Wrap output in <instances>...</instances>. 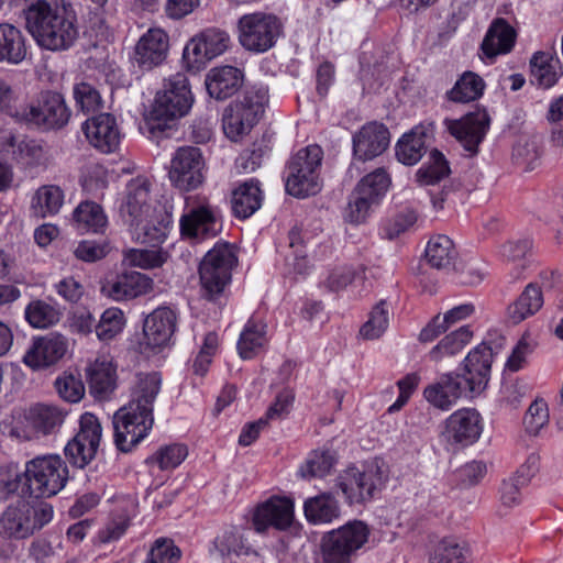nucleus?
Listing matches in <instances>:
<instances>
[{"instance_id": "f257e3e1", "label": "nucleus", "mask_w": 563, "mask_h": 563, "mask_svg": "<svg viewBox=\"0 0 563 563\" xmlns=\"http://www.w3.org/2000/svg\"><path fill=\"white\" fill-rule=\"evenodd\" d=\"M120 216L137 241L153 246L165 241L170 216L162 208L157 209L147 178L136 177L128 183Z\"/></svg>"}, {"instance_id": "f03ea898", "label": "nucleus", "mask_w": 563, "mask_h": 563, "mask_svg": "<svg viewBox=\"0 0 563 563\" xmlns=\"http://www.w3.org/2000/svg\"><path fill=\"white\" fill-rule=\"evenodd\" d=\"M24 15L27 31L45 49H67L78 36L75 12L65 0H29Z\"/></svg>"}, {"instance_id": "7ed1b4c3", "label": "nucleus", "mask_w": 563, "mask_h": 563, "mask_svg": "<svg viewBox=\"0 0 563 563\" xmlns=\"http://www.w3.org/2000/svg\"><path fill=\"white\" fill-rule=\"evenodd\" d=\"M192 95L188 78L183 73L170 76L156 93L144 128L152 137H159L172 130L176 120L186 115L192 106Z\"/></svg>"}, {"instance_id": "20e7f679", "label": "nucleus", "mask_w": 563, "mask_h": 563, "mask_svg": "<svg viewBox=\"0 0 563 563\" xmlns=\"http://www.w3.org/2000/svg\"><path fill=\"white\" fill-rule=\"evenodd\" d=\"M53 507L48 504L33 506L24 499H18L0 514V538L5 540H25L40 531L53 519Z\"/></svg>"}, {"instance_id": "39448f33", "label": "nucleus", "mask_w": 563, "mask_h": 563, "mask_svg": "<svg viewBox=\"0 0 563 563\" xmlns=\"http://www.w3.org/2000/svg\"><path fill=\"white\" fill-rule=\"evenodd\" d=\"M267 102V89L246 90L241 99L224 109L222 114L224 134L234 142L249 134L262 118Z\"/></svg>"}, {"instance_id": "423d86ee", "label": "nucleus", "mask_w": 563, "mask_h": 563, "mask_svg": "<svg viewBox=\"0 0 563 563\" xmlns=\"http://www.w3.org/2000/svg\"><path fill=\"white\" fill-rule=\"evenodd\" d=\"M322 158L323 151L316 144L299 150L290 158L286 176V190L289 195L305 198L319 192Z\"/></svg>"}, {"instance_id": "0eeeda50", "label": "nucleus", "mask_w": 563, "mask_h": 563, "mask_svg": "<svg viewBox=\"0 0 563 563\" xmlns=\"http://www.w3.org/2000/svg\"><path fill=\"white\" fill-rule=\"evenodd\" d=\"M238 258L229 244H216L199 265L200 291L208 300H217L231 282Z\"/></svg>"}, {"instance_id": "6e6552de", "label": "nucleus", "mask_w": 563, "mask_h": 563, "mask_svg": "<svg viewBox=\"0 0 563 563\" xmlns=\"http://www.w3.org/2000/svg\"><path fill=\"white\" fill-rule=\"evenodd\" d=\"M24 475L32 496L48 498L65 487L68 468L59 455L47 454L26 462Z\"/></svg>"}, {"instance_id": "1a4fd4ad", "label": "nucleus", "mask_w": 563, "mask_h": 563, "mask_svg": "<svg viewBox=\"0 0 563 563\" xmlns=\"http://www.w3.org/2000/svg\"><path fill=\"white\" fill-rule=\"evenodd\" d=\"M368 536V527L362 521H352L325 533L320 544L321 563H352Z\"/></svg>"}, {"instance_id": "9d476101", "label": "nucleus", "mask_w": 563, "mask_h": 563, "mask_svg": "<svg viewBox=\"0 0 563 563\" xmlns=\"http://www.w3.org/2000/svg\"><path fill=\"white\" fill-rule=\"evenodd\" d=\"M114 443L121 452L132 451L147 437L154 424V416L148 409L128 404L113 416Z\"/></svg>"}, {"instance_id": "9b49d317", "label": "nucleus", "mask_w": 563, "mask_h": 563, "mask_svg": "<svg viewBox=\"0 0 563 563\" xmlns=\"http://www.w3.org/2000/svg\"><path fill=\"white\" fill-rule=\"evenodd\" d=\"M282 29L279 19L273 14H244L239 20V41L250 52L264 53L276 44Z\"/></svg>"}, {"instance_id": "f8f14e48", "label": "nucleus", "mask_w": 563, "mask_h": 563, "mask_svg": "<svg viewBox=\"0 0 563 563\" xmlns=\"http://www.w3.org/2000/svg\"><path fill=\"white\" fill-rule=\"evenodd\" d=\"M389 184V176L383 168L363 177L350 196L346 220L355 224L364 222L373 208L378 206Z\"/></svg>"}, {"instance_id": "ddd939ff", "label": "nucleus", "mask_w": 563, "mask_h": 563, "mask_svg": "<svg viewBox=\"0 0 563 563\" xmlns=\"http://www.w3.org/2000/svg\"><path fill=\"white\" fill-rule=\"evenodd\" d=\"M71 111L64 97L54 91L41 93L35 104H30L21 112V118L43 130L63 129L70 119Z\"/></svg>"}, {"instance_id": "4468645a", "label": "nucleus", "mask_w": 563, "mask_h": 563, "mask_svg": "<svg viewBox=\"0 0 563 563\" xmlns=\"http://www.w3.org/2000/svg\"><path fill=\"white\" fill-rule=\"evenodd\" d=\"M382 484V471L377 464L367 465L364 470L350 466L341 472L336 479V486L349 504H362L371 500Z\"/></svg>"}, {"instance_id": "2eb2a0df", "label": "nucleus", "mask_w": 563, "mask_h": 563, "mask_svg": "<svg viewBox=\"0 0 563 563\" xmlns=\"http://www.w3.org/2000/svg\"><path fill=\"white\" fill-rule=\"evenodd\" d=\"M102 437V428L98 418L85 412L79 420V430L65 446V455L77 467H85L98 452Z\"/></svg>"}, {"instance_id": "dca6fc26", "label": "nucleus", "mask_w": 563, "mask_h": 563, "mask_svg": "<svg viewBox=\"0 0 563 563\" xmlns=\"http://www.w3.org/2000/svg\"><path fill=\"white\" fill-rule=\"evenodd\" d=\"M203 167L201 150L196 146H183L170 159L168 178L172 185L181 191L195 190L203 183Z\"/></svg>"}, {"instance_id": "f3484780", "label": "nucleus", "mask_w": 563, "mask_h": 563, "mask_svg": "<svg viewBox=\"0 0 563 563\" xmlns=\"http://www.w3.org/2000/svg\"><path fill=\"white\" fill-rule=\"evenodd\" d=\"M444 124L468 155L474 156L489 130L490 117L485 108H476L461 119H445Z\"/></svg>"}, {"instance_id": "a211bd4d", "label": "nucleus", "mask_w": 563, "mask_h": 563, "mask_svg": "<svg viewBox=\"0 0 563 563\" xmlns=\"http://www.w3.org/2000/svg\"><path fill=\"white\" fill-rule=\"evenodd\" d=\"M168 49L167 33L159 27H152L136 42L132 60L141 70H152L164 63Z\"/></svg>"}, {"instance_id": "6ab92c4d", "label": "nucleus", "mask_w": 563, "mask_h": 563, "mask_svg": "<svg viewBox=\"0 0 563 563\" xmlns=\"http://www.w3.org/2000/svg\"><path fill=\"white\" fill-rule=\"evenodd\" d=\"M67 339L59 333H48L34 338L23 356V363L32 369H40L56 364L66 354Z\"/></svg>"}, {"instance_id": "aec40b11", "label": "nucleus", "mask_w": 563, "mask_h": 563, "mask_svg": "<svg viewBox=\"0 0 563 563\" xmlns=\"http://www.w3.org/2000/svg\"><path fill=\"white\" fill-rule=\"evenodd\" d=\"M482 431L483 422L479 412L473 408H463L446 418L443 434L451 443L470 445L478 440Z\"/></svg>"}, {"instance_id": "412c9836", "label": "nucleus", "mask_w": 563, "mask_h": 563, "mask_svg": "<svg viewBox=\"0 0 563 563\" xmlns=\"http://www.w3.org/2000/svg\"><path fill=\"white\" fill-rule=\"evenodd\" d=\"M294 504L286 497H271L257 506L253 515V525L257 532L263 533L269 527L285 530L292 523Z\"/></svg>"}, {"instance_id": "4be33fe9", "label": "nucleus", "mask_w": 563, "mask_h": 563, "mask_svg": "<svg viewBox=\"0 0 563 563\" xmlns=\"http://www.w3.org/2000/svg\"><path fill=\"white\" fill-rule=\"evenodd\" d=\"M470 393L468 384L460 374H442L433 384L424 388L423 395L429 404L441 410L451 409L456 401Z\"/></svg>"}, {"instance_id": "5701e85b", "label": "nucleus", "mask_w": 563, "mask_h": 563, "mask_svg": "<svg viewBox=\"0 0 563 563\" xmlns=\"http://www.w3.org/2000/svg\"><path fill=\"white\" fill-rule=\"evenodd\" d=\"M82 130L89 143L102 153H112L119 147L121 132L115 118L110 113L88 119Z\"/></svg>"}, {"instance_id": "b1692460", "label": "nucleus", "mask_w": 563, "mask_h": 563, "mask_svg": "<svg viewBox=\"0 0 563 563\" xmlns=\"http://www.w3.org/2000/svg\"><path fill=\"white\" fill-rule=\"evenodd\" d=\"M390 141L388 129L377 122H369L353 135V154L358 161H371L383 154Z\"/></svg>"}, {"instance_id": "393cba45", "label": "nucleus", "mask_w": 563, "mask_h": 563, "mask_svg": "<svg viewBox=\"0 0 563 563\" xmlns=\"http://www.w3.org/2000/svg\"><path fill=\"white\" fill-rule=\"evenodd\" d=\"M493 355L492 346L483 342L465 357L463 374L460 375L468 384L470 393H479L486 387L489 380Z\"/></svg>"}, {"instance_id": "a878e982", "label": "nucleus", "mask_w": 563, "mask_h": 563, "mask_svg": "<svg viewBox=\"0 0 563 563\" xmlns=\"http://www.w3.org/2000/svg\"><path fill=\"white\" fill-rule=\"evenodd\" d=\"M220 223L210 206L190 208L180 218V232L188 238L205 240L213 238L220 231Z\"/></svg>"}, {"instance_id": "bb28decb", "label": "nucleus", "mask_w": 563, "mask_h": 563, "mask_svg": "<svg viewBox=\"0 0 563 563\" xmlns=\"http://www.w3.org/2000/svg\"><path fill=\"white\" fill-rule=\"evenodd\" d=\"M176 327V316L167 307L155 309L144 321L145 342L151 347H161L166 345Z\"/></svg>"}, {"instance_id": "cd10ccee", "label": "nucleus", "mask_w": 563, "mask_h": 563, "mask_svg": "<svg viewBox=\"0 0 563 563\" xmlns=\"http://www.w3.org/2000/svg\"><path fill=\"white\" fill-rule=\"evenodd\" d=\"M153 289V279L139 272L125 273L102 287V291L113 300H129L145 295Z\"/></svg>"}, {"instance_id": "c85d7f7f", "label": "nucleus", "mask_w": 563, "mask_h": 563, "mask_svg": "<svg viewBox=\"0 0 563 563\" xmlns=\"http://www.w3.org/2000/svg\"><path fill=\"white\" fill-rule=\"evenodd\" d=\"M242 71L233 66L216 67L206 78V87L210 97L223 100L234 95L242 85Z\"/></svg>"}, {"instance_id": "c756f323", "label": "nucleus", "mask_w": 563, "mask_h": 563, "mask_svg": "<svg viewBox=\"0 0 563 563\" xmlns=\"http://www.w3.org/2000/svg\"><path fill=\"white\" fill-rule=\"evenodd\" d=\"M516 41L514 27L504 19H496L489 26L483 43L482 51L488 58L511 51Z\"/></svg>"}, {"instance_id": "7c9ffc66", "label": "nucleus", "mask_w": 563, "mask_h": 563, "mask_svg": "<svg viewBox=\"0 0 563 563\" xmlns=\"http://www.w3.org/2000/svg\"><path fill=\"white\" fill-rule=\"evenodd\" d=\"M27 54L23 32L11 23H0V63L18 65Z\"/></svg>"}, {"instance_id": "2f4dec72", "label": "nucleus", "mask_w": 563, "mask_h": 563, "mask_svg": "<svg viewBox=\"0 0 563 563\" xmlns=\"http://www.w3.org/2000/svg\"><path fill=\"white\" fill-rule=\"evenodd\" d=\"M266 329V323L254 318L245 323L236 343L241 358L252 360L265 350L268 343Z\"/></svg>"}, {"instance_id": "473e14b6", "label": "nucleus", "mask_w": 563, "mask_h": 563, "mask_svg": "<svg viewBox=\"0 0 563 563\" xmlns=\"http://www.w3.org/2000/svg\"><path fill=\"white\" fill-rule=\"evenodd\" d=\"M474 311L475 307L472 303H463L450 309L443 316L440 313L434 316L421 330L419 341L423 343L433 341L457 322L471 317Z\"/></svg>"}, {"instance_id": "72a5a7b5", "label": "nucleus", "mask_w": 563, "mask_h": 563, "mask_svg": "<svg viewBox=\"0 0 563 563\" xmlns=\"http://www.w3.org/2000/svg\"><path fill=\"white\" fill-rule=\"evenodd\" d=\"M262 201L263 192L258 181L253 179L245 181L232 192L233 214L240 219H247L261 208Z\"/></svg>"}, {"instance_id": "f704fd0d", "label": "nucleus", "mask_w": 563, "mask_h": 563, "mask_svg": "<svg viewBox=\"0 0 563 563\" xmlns=\"http://www.w3.org/2000/svg\"><path fill=\"white\" fill-rule=\"evenodd\" d=\"M90 393L98 399L107 398L115 388V371L111 362L97 358L87 369Z\"/></svg>"}, {"instance_id": "c9c22d12", "label": "nucleus", "mask_w": 563, "mask_h": 563, "mask_svg": "<svg viewBox=\"0 0 563 563\" xmlns=\"http://www.w3.org/2000/svg\"><path fill=\"white\" fill-rule=\"evenodd\" d=\"M65 194L59 186L43 185L32 196L30 210L38 219L57 214L64 205Z\"/></svg>"}, {"instance_id": "e433bc0d", "label": "nucleus", "mask_w": 563, "mask_h": 563, "mask_svg": "<svg viewBox=\"0 0 563 563\" xmlns=\"http://www.w3.org/2000/svg\"><path fill=\"white\" fill-rule=\"evenodd\" d=\"M428 128L423 124L415 126L402 135L396 146V156L405 165L417 164L426 152Z\"/></svg>"}, {"instance_id": "4c0bfd02", "label": "nucleus", "mask_w": 563, "mask_h": 563, "mask_svg": "<svg viewBox=\"0 0 563 563\" xmlns=\"http://www.w3.org/2000/svg\"><path fill=\"white\" fill-rule=\"evenodd\" d=\"M531 82L542 87L551 88L561 75L559 59L550 53L537 52L530 59Z\"/></svg>"}, {"instance_id": "58836bf2", "label": "nucleus", "mask_w": 563, "mask_h": 563, "mask_svg": "<svg viewBox=\"0 0 563 563\" xmlns=\"http://www.w3.org/2000/svg\"><path fill=\"white\" fill-rule=\"evenodd\" d=\"M456 256L453 241L442 234L431 238L424 252L427 263L440 271H449L453 267Z\"/></svg>"}, {"instance_id": "ea45409f", "label": "nucleus", "mask_w": 563, "mask_h": 563, "mask_svg": "<svg viewBox=\"0 0 563 563\" xmlns=\"http://www.w3.org/2000/svg\"><path fill=\"white\" fill-rule=\"evenodd\" d=\"M78 230L91 233H103L108 227V217L103 208L93 201L80 202L73 212Z\"/></svg>"}, {"instance_id": "a19ab883", "label": "nucleus", "mask_w": 563, "mask_h": 563, "mask_svg": "<svg viewBox=\"0 0 563 563\" xmlns=\"http://www.w3.org/2000/svg\"><path fill=\"white\" fill-rule=\"evenodd\" d=\"M542 305L541 289L534 284H529L517 300L508 307V316L514 323H520L539 311Z\"/></svg>"}, {"instance_id": "79ce46f5", "label": "nucleus", "mask_w": 563, "mask_h": 563, "mask_svg": "<svg viewBox=\"0 0 563 563\" xmlns=\"http://www.w3.org/2000/svg\"><path fill=\"white\" fill-rule=\"evenodd\" d=\"M25 419L35 431L48 434L62 427L65 412L55 406L36 405L30 409Z\"/></svg>"}, {"instance_id": "37998d69", "label": "nucleus", "mask_w": 563, "mask_h": 563, "mask_svg": "<svg viewBox=\"0 0 563 563\" xmlns=\"http://www.w3.org/2000/svg\"><path fill=\"white\" fill-rule=\"evenodd\" d=\"M305 515L312 523L331 522L340 516L338 500L331 494H321L306 500Z\"/></svg>"}, {"instance_id": "c03bdc74", "label": "nucleus", "mask_w": 563, "mask_h": 563, "mask_svg": "<svg viewBox=\"0 0 563 563\" xmlns=\"http://www.w3.org/2000/svg\"><path fill=\"white\" fill-rule=\"evenodd\" d=\"M162 377L158 373L139 374L132 399L129 404L153 412V404L161 391Z\"/></svg>"}, {"instance_id": "a18cd8bd", "label": "nucleus", "mask_w": 563, "mask_h": 563, "mask_svg": "<svg viewBox=\"0 0 563 563\" xmlns=\"http://www.w3.org/2000/svg\"><path fill=\"white\" fill-rule=\"evenodd\" d=\"M484 80L473 71H465L446 92L448 99L453 102H471L483 95Z\"/></svg>"}, {"instance_id": "49530a36", "label": "nucleus", "mask_w": 563, "mask_h": 563, "mask_svg": "<svg viewBox=\"0 0 563 563\" xmlns=\"http://www.w3.org/2000/svg\"><path fill=\"white\" fill-rule=\"evenodd\" d=\"M473 332L470 327L463 325L455 331L446 334L432 350L429 352L431 361L439 362L445 356H452L471 341Z\"/></svg>"}, {"instance_id": "de8ad7c7", "label": "nucleus", "mask_w": 563, "mask_h": 563, "mask_svg": "<svg viewBox=\"0 0 563 563\" xmlns=\"http://www.w3.org/2000/svg\"><path fill=\"white\" fill-rule=\"evenodd\" d=\"M470 556V548L463 541L443 539L430 553V563H465Z\"/></svg>"}, {"instance_id": "09e8293b", "label": "nucleus", "mask_w": 563, "mask_h": 563, "mask_svg": "<svg viewBox=\"0 0 563 563\" xmlns=\"http://www.w3.org/2000/svg\"><path fill=\"white\" fill-rule=\"evenodd\" d=\"M449 174L450 167L444 155L438 150H432L428 162L417 170L416 178L421 186H429L439 183Z\"/></svg>"}, {"instance_id": "8fccbe9b", "label": "nucleus", "mask_w": 563, "mask_h": 563, "mask_svg": "<svg viewBox=\"0 0 563 563\" xmlns=\"http://www.w3.org/2000/svg\"><path fill=\"white\" fill-rule=\"evenodd\" d=\"M214 547L222 556L249 554L250 547L238 527L225 528L216 539Z\"/></svg>"}, {"instance_id": "3c124183", "label": "nucleus", "mask_w": 563, "mask_h": 563, "mask_svg": "<svg viewBox=\"0 0 563 563\" xmlns=\"http://www.w3.org/2000/svg\"><path fill=\"white\" fill-rule=\"evenodd\" d=\"M545 121L549 131V145L554 150L563 148V95L552 99L548 106Z\"/></svg>"}, {"instance_id": "603ef678", "label": "nucleus", "mask_w": 563, "mask_h": 563, "mask_svg": "<svg viewBox=\"0 0 563 563\" xmlns=\"http://www.w3.org/2000/svg\"><path fill=\"white\" fill-rule=\"evenodd\" d=\"M289 247L291 253L286 257V266L288 273L297 275H303L309 268V263L305 252V240L302 236L301 229L294 227L288 233Z\"/></svg>"}, {"instance_id": "864d4df0", "label": "nucleus", "mask_w": 563, "mask_h": 563, "mask_svg": "<svg viewBox=\"0 0 563 563\" xmlns=\"http://www.w3.org/2000/svg\"><path fill=\"white\" fill-rule=\"evenodd\" d=\"M60 312L43 300H34L25 308V319L33 328L46 329L59 321Z\"/></svg>"}, {"instance_id": "5fc2aeb1", "label": "nucleus", "mask_w": 563, "mask_h": 563, "mask_svg": "<svg viewBox=\"0 0 563 563\" xmlns=\"http://www.w3.org/2000/svg\"><path fill=\"white\" fill-rule=\"evenodd\" d=\"M389 325V308L385 300H380L369 312L368 320L361 327L360 334L366 340L380 338Z\"/></svg>"}, {"instance_id": "6e6d98bb", "label": "nucleus", "mask_w": 563, "mask_h": 563, "mask_svg": "<svg viewBox=\"0 0 563 563\" xmlns=\"http://www.w3.org/2000/svg\"><path fill=\"white\" fill-rule=\"evenodd\" d=\"M542 155L541 141L537 136H521L514 146L512 156L517 164L533 169Z\"/></svg>"}, {"instance_id": "4d7b16f0", "label": "nucleus", "mask_w": 563, "mask_h": 563, "mask_svg": "<svg viewBox=\"0 0 563 563\" xmlns=\"http://www.w3.org/2000/svg\"><path fill=\"white\" fill-rule=\"evenodd\" d=\"M335 464V456L331 451H313L299 468L302 478L323 477L330 473Z\"/></svg>"}, {"instance_id": "13d9d810", "label": "nucleus", "mask_w": 563, "mask_h": 563, "mask_svg": "<svg viewBox=\"0 0 563 563\" xmlns=\"http://www.w3.org/2000/svg\"><path fill=\"white\" fill-rule=\"evenodd\" d=\"M166 260L167 254L158 250L130 249L123 253L124 263L143 269L159 267Z\"/></svg>"}, {"instance_id": "bf43d9fd", "label": "nucleus", "mask_w": 563, "mask_h": 563, "mask_svg": "<svg viewBox=\"0 0 563 563\" xmlns=\"http://www.w3.org/2000/svg\"><path fill=\"white\" fill-rule=\"evenodd\" d=\"M124 325V314L118 308L103 311L96 325V334L102 341H110L118 335Z\"/></svg>"}, {"instance_id": "052dcab7", "label": "nucleus", "mask_w": 563, "mask_h": 563, "mask_svg": "<svg viewBox=\"0 0 563 563\" xmlns=\"http://www.w3.org/2000/svg\"><path fill=\"white\" fill-rule=\"evenodd\" d=\"M528 476L519 470L515 476L505 479L500 486V503L506 508H512L521 503V488L527 486Z\"/></svg>"}, {"instance_id": "680f3d73", "label": "nucleus", "mask_w": 563, "mask_h": 563, "mask_svg": "<svg viewBox=\"0 0 563 563\" xmlns=\"http://www.w3.org/2000/svg\"><path fill=\"white\" fill-rule=\"evenodd\" d=\"M73 95L77 108L85 113L95 112L102 108L100 92L91 84L85 81L76 84Z\"/></svg>"}, {"instance_id": "e2e57ef3", "label": "nucleus", "mask_w": 563, "mask_h": 563, "mask_svg": "<svg viewBox=\"0 0 563 563\" xmlns=\"http://www.w3.org/2000/svg\"><path fill=\"white\" fill-rule=\"evenodd\" d=\"M188 451L185 445L170 444L159 449L155 455L147 459V463H156L161 470L177 467L187 456Z\"/></svg>"}, {"instance_id": "0e129e2a", "label": "nucleus", "mask_w": 563, "mask_h": 563, "mask_svg": "<svg viewBox=\"0 0 563 563\" xmlns=\"http://www.w3.org/2000/svg\"><path fill=\"white\" fill-rule=\"evenodd\" d=\"M205 51L206 48L199 34L188 42L183 53V59L188 70L197 73L206 67L211 57Z\"/></svg>"}, {"instance_id": "69168bd1", "label": "nucleus", "mask_w": 563, "mask_h": 563, "mask_svg": "<svg viewBox=\"0 0 563 563\" xmlns=\"http://www.w3.org/2000/svg\"><path fill=\"white\" fill-rule=\"evenodd\" d=\"M58 395L68 402H78L85 395L81 379L70 373H64L55 380Z\"/></svg>"}, {"instance_id": "338daca9", "label": "nucleus", "mask_w": 563, "mask_h": 563, "mask_svg": "<svg viewBox=\"0 0 563 563\" xmlns=\"http://www.w3.org/2000/svg\"><path fill=\"white\" fill-rule=\"evenodd\" d=\"M181 558L180 549L170 539H158L152 547L144 563H177Z\"/></svg>"}, {"instance_id": "774afa93", "label": "nucleus", "mask_w": 563, "mask_h": 563, "mask_svg": "<svg viewBox=\"0 0 563 563\" xmlns=\"http://www.w3.org/2000/svg\"><path fill=\"white\" fill-rule=\"evenodd\" d=\"M549 422L548 405L543 399H536L528 408L523 424L528 433L537 435Z\"/></svg>"}]
</instances>
